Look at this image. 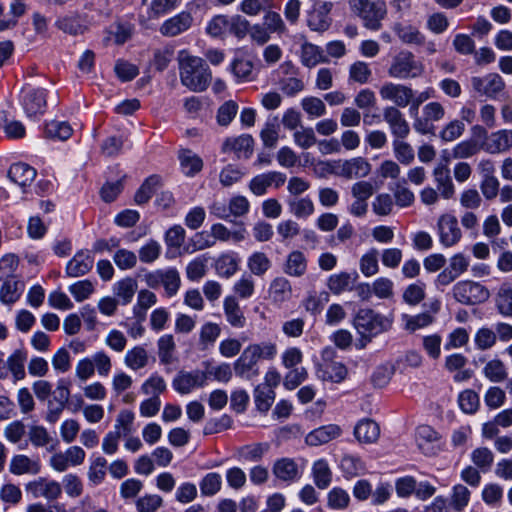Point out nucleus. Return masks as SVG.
Here are the masks:
<instances>
[{
    "mask_svg": "<svg viewBox=\"0 0 512 512\" xmlns=\"http://www.w3.org/2000/svg\"><path fill=\"white\" fill-rule=\"evenodd\" d=\"M333 354L334 351L331 348L323 350V363L317 366L316 374L317 377L323 381L340 383L346 378L348 371L346 366L341 362L330 361Z\"/></svg>",
    "mask_w": 512,
    "mask_h": 512,
    "instance_id": "1a4fd4ad",
    "label": "nucleus"
},
{
    "mask_svg": "<svg viewBox=\"0 0 512 512\" xmlns=\"http://www.w3.org/2000/svg\"><path fill=\"white\" fill-rule=\"evenodd\" d=\"M161 251L160 243L154 239H150L138 250L139 260L145 264L153 263L160 257Z\"/></svg>",
    "mask_w": 512,
    "mask_h": 512,
    "instance_id": "13d9d810",
    "label": "nucleus"
},
{
    "mask_svg": "<svg viewBox=\"0 0 512 512\" xmlns=\"http://www.w3.org/2000/svg\"><path fill=\"white\" fill-rule=\"evenodd\" d=\"M86 457L85 451L79 446H71L65 452H58L51 456L49 464L57 472H64L69 467L81 465Z\"/></svg>",
    "mask_w": 512,
    "mask_h": 512,
    "instance_id": "ddd939ff",
    "label": "nucleus"
},
{
    "mask_svg": "<svg viewBox=\"0 0 512 512\" xmlns=\"http://www.w3.org/2000/svg\"><path fill=\"white\" fill-rule=\"evenodd\" d=\"M289 212L298 219L310 217L314 211V203L309 197H291L287 200Z\"/></svg>",
    "mask_w": 512,
    "mask_h": 512,
    "instance_id": "4c0bfd02",
    "label": "nucleus"
},
{
    "mask_svg": "<svg viewBox=\"0 0 512 512\" xmlns=\"http://www.w3.org/2000/svg\"><path fill=\"white\" fill-rule=\"evenodd\" d=\"M383 119L395 138H407L410 134V125L404 114L395 106H386L383 109Z\"/></svg>",
    "mask_w": 512,
    "mask_h": 512,
    "instance_id": "2eb2a0df",
    "label": "nucleus"
},
{
    "mask_svg": "<svg viewBox=\"0 0 512 512\" xmlns=\"http://www.w3.org/2000/svg\"><path fill=\"white\" fill-rule=\"evenodd\" d=\"M437 231L439 241L444 247H452L456 245L462 237V232L458 226L457 218L448 213L442 214L438 218Z\"/></svg>",
    "mask_w": 512,
    "mask_h": 512,
    "instance_id": "9b49d317",
    "label": "nucleus"
},
{
    "mask_svg": "<svg viewBox=\"0 0 512 512\" xmlns=\"http://www.w3.org/2000/svg\"><path fill=\"white\" fill-rule=\"evenodd\" d=\"M26 489L32 493L35 498L44 497L47 500H56L62 493L61 484L55 480L39 478L27 484Z\"/></svg>",
    "mask_w": 512,
    "mask_h": 512,
    "instance_id": "6ab92c4d",
    "label": "nucleus"
},
{
    "mask_svg": "<svg viewBox=\"0 0 512 512\" xmlns=\"http://www.w3.org/2000/svg\"><path fill=\"white\" fill-rule=\"evenodd\" d=\"M21 284L12 278L4 279L0 288V301L4 304H13L21 295Z\"/></svg>",
    "mask_w": 512,
    "mask_h": 512,
    "instance_id": "864d4df0",
    "label": "nucleus"
},
{
    "mask_svg": "<svg viewBox=\"0 0 512 512\" xmlns=\"http://www.w3.org/2000/svg\"><path fill=\"white\" fill-rule=\"evenodd\" d=\"M286 181V176L277 171H272L255 176L249 184V188L256 196H262L267 189L274 184L276 188L282 186Z\"/></svg>",
    "mask_w": 512,
    "mask_h": 512,
    "instance_id": "aec40b11",
    "label": "nucleus"
},
{
    "mask_svg": "<svg viewBox=\"0 0 512 512\" xmlns=\"http://www.w3.org/2000/svg\"><path fill=\"white\" fill-rule=\"evenodd\" d=\"M254 399L257 409L266 413L275 400V391L269 385L259 384L254 390Z\"/></svg>",
    "mask_w": 512,
    "mask_h": 512,
    "instance_id": "49530a36",
    "label": "nucleus"
},
{
    "mask_svg": "<svg viewBox=\"0 0 512 512\" xmlns=\"http://www.w3.org/2000/svg\"><path fill=\"white\" fill-rule=\"evenodd\" d=\"M378 250L375 248H371L367 251L360 259V271L366 277H371L378 273L379 265H378Z\"/></svg>",
    "mask_w": 512,
    "mask_h": 512,
    "instance_id": "4d7b16f0",
    "label": "nucleus"
},
{
    "mask_svg": "<svg viewBox=\"0 0 512 512\" xmlns=\"http://www.w3.org/2000/svg\"><path fill=\"white\" fill-rule=\"evenodd\" d=\"M72 128L66 121L53 120L46 124L45 133L48 138L61 141L67 140L72 135Z\"/></svg>",
    "mask_w": 512,
    "mask_h": 512,
    "instance_id": "8fccbe9b",
    "label": "nucleus"
},
{
    "mask_svg": "<svg viewBox=\"0 0 512 512\" xmlns=\"http://www.w3.org/2000/svg\"><path fill=\"white\" fill-rule=\"evenodd\" d=\"M339 467L346 479L362 475L366 469L363 461L354 455H344L340 460Z\"/></svg>",
    "mask_w": 512,
    "mask_h": 512,
    "instance_id": "a19ab883",
    "label": "nucleus"
},
{
    "mask_svg": "<svg viewBox=\"0 0 512 512\" xmlns=\"http://www.w3.org/2000/svg\"><path fill=\"white\" fill-rule=\"evenodd\" d=\"M351 12L360 18L365 28L378 31L387 16L384 0H348Z\"/></svg>",
    "mask_w": 512,
    "mask_h": 512,
    "instance_id": "7ed1b4c3",
    "label": "nucleus"
},
{
    "mask_svg": "<svg viewBox=\"0 0 512 512\" xmlns=\"http://www.w3.org/2000/svg\"><path fill=\"white\" fill-rule=\"evenodd\" d=\"M440 439L437 431L429 425H421L416 430V442L419 449L426 455L434 454V446Z\"/></svg>",
    "mask_w": 512,
    "mask_h": 512,
    "instance_id": "2f4dec72",
    "label": "nucleus"
},
{
    "mask_svg": "<svg viewBox=\"0 0 512 512\" xmlns=\"http://www.w3.org/2000/svg\"><path fill=\"white\" fill-rule=\"evenodd\" d=\"M269 296L276 303H283L292 297L290 281L283 276L274 278L269 286Z\"/></svg>",
    "mask_w": 512,
    "mask_h": 512,
    "instance_id": "72a5a7b5",
    "label": "nucleus"
},
{
    "mask_svg": "<svg viewBox=\"0 0 512 512\" xmlns=\"http://www.w3.org/2000/svg\"><path fill=\"white\" fill-rule=\"evenodd\" d=\"M285 274L292 277H301L307 271V258L303 252L294 250L287 255L283 266Z\"/></svg>",
    "mask_w": 512,
    "mask_h": 512,
    "instance_id": "c756f323",
    "label": "nucleus"
},
{
    "mask_svg": "<svg viewBox=\"0 0 512 512\" xmlns=\"http://www.w3.org/2000/svg\"><path fill=\"white\" fill-rule=\"evenodd\" d=\"M495 309L501 316L512 318V286L502 283L494 296Z\"/></svg>",
    "mask_w": 512,
    "mask_h": 512,
    "instance_id": "c85d7f7f",
    "label": "nucleus"
},
{
    "mask_svg": "<svg viewBox=\"0 0 512 512\" xmlns=\"http://www.w3.org/2000/svg\"><path fill=\"white\" fill-rule=\"evenodd\" d=\"M149 361L147 350L142 346H135L128 350L124 357L125 365L132 370L144 368Z\"/></svg>",
    "mask_w": 512,
    "mask_h": 512,
    "instance_id": "c03bdc74",
    "label": "nucleus"
},
{
    "mask_svg": "<svg viewBox=\"0 0 512 512\" xmlns=\"http://www.w3.org/2000/svg\"><path fill=\"white\" fill-rule=\"evenodd\" d=\"M137 288V281L131 277H126L114 285V293L121 303L126 305L132 301Z\"/></svg>",
    "mask_w": 512,
    "mask_h": 512,
    "instance_id": "a18cd8bd",
    "label": "nucleus"
},
{
    "mask_svg": "<svg viewBox=\"0 0 512 512\" xmlns=\"http://www.w3.org/2000/svg\"><path fill=\"white\" fill-rule=\"evenodd\" d=\"M272 472L278 480L291 484L301 478L303 469L294 459L285 457L274 463Z\"/></svg>",
    "mask_w": 512,
    "mask_h": 512,
    "instance_id": "a211bd4d",
    "label": "nucleus"
},
{
    "mask_svg": "<svg viewBox=\"0 0 512 512\" xmlns=\"http://www.w3.org/2000/svg\"><path fill=\"white\" fill-rule=\"evenodd\" d=\"M454 299L463 305H477L486 302L490 297L489 289L472 280L457 282L452 288Z\"/></svg>",
    "mask_w": 512,
    "mask_h": 512,
    "instance_id": "39448f33",
    "label": "nucleus"
},
{
    "mask_svg": "<svg viewBox=\"0 0 512 512\" xmlns=\"http://www.w3.org/2000/svg\"><path fill=\"white\" fill-rule=\"evenodd\" d=\"M379 94L383 100L394 103V106L398 109L410 105L414 98V92L410 87L392 82L383 84L379 90Z\"/></svg>",
    "mask_w": 512,
    "mask_h": 512,
    "instance_id": "f8f14e48",
    "label": "nucleus"
},
{
    "mask_svg": "<svg viewBox=\"0 0 512 512\" xmlns=\"http://www.w3.org/2000/svg\"><path fill=\"white\" fill-rule=\"evenodd\" d=\"M93 267V258L85 252H78L67 263L66 274L69 277H80L88 273Z\"/></svg>",
    "mask_w": 512,
    "mask_h": 512,
    "instance_id": "7c9ffc66",
    "label": "nucleus"
},
{
    "mask_svg": "<svg viewBox=\"0 0 512 512\" xmlns=\"http://www.w3.org/2000/svg\"><path fill=\"white\" fill-rule=\"evenodd\" d=\"M350 503V496L346 490L334 487L327 495V504L332 509H345Z\"/></svg>",
    "mask_w": 512,
    "mask_h": 512,
    "instance_id": "0e129e2a",
    "label": "nucleus"
},
{
    "mask_svg": "<svg viewBox=\"0 0 512 512\" xmlns=\"http://www.w3.org/2000/svg\"><path fill=\"white\" fill-rule=\"evenodd\" d=\"M207 383V374L204 371H180L174 377L172 386L180 394H188L196 387H203Z\"/></svg>",
    "mask_w": 512,
    "mask_h": 512,
    "instance_id": "4468645a",
    "label": "nucleus"
},
{
    "mask_svg": "<svg viewBox=\"0 0 512 512\" xmlns=\"http://www.w3.org/2000/svg\"><path fill=\"white\" fill-rule=\"evenodd\" d=\"M275 8H267L264 11L262 24L271 32L279 36L287 33L288 29L282 16L274 10Z\"/></svg>",
    "mask_w": 512,
    "mask_h": 512,
    "instance_id": "79ce46f5",
    "label": "nucleus"
},
{
    "mask_svg": "<svg viewBox=\"0 0 512 512\" xmlns=\"http://www.w3.org/2000/svg\"><path fill=\"white\" fill-rule=\"evenodd\" d=\"M254 140L252 136L243 134L234 138H227L222 144V152H233L237 158L248 159L253 152Z\"/></svg>",
    "mask_w": 512,
    "mask_h": 512,
    "instance_id": "412c9836",
    "label": "nucleus"
},
{
    "mask_svg": "<svg viewBox=\"0 0 512 512\" xmlns=\"http://www.w3.org/2000/svg\"><path fill=\"white\" fill-rule=\"evenodd\" d=\"M354 435L361 443H374L380 436V428L375 421L364 418L356 424Z\"/></svg>",
    "mask_w": 512,
    "mask_h": 512,
    "instance_id": "cd10ccee",
    "label": "nucleus"
},
{
    "mask_svg": "<svg viewBox=\"0 0 512 512\" xmlns=\"http://www.w3.org/2000/svg\"><path fill=\"white\" fill-rule=\"evenodd\" d=\"M312 477L319 489H326L332 482V471L324 459H319L312 466Z\"/></svg>",
    "mask_w": 512,
    "mask_h": 512,
    "instance_id": "ea45409f",
    "label": "nucleus"
},
{
    "mask_svg": "<svg viewBox=\"0 0 512 512\" xmlns=\"http://www.w3.org/2000/svg\"><path fill=\"white\" fill-rule=\"evenodd\" d=\"M239 268V259L233 252L221 254L215 263V269L219 276L230 278Z\"/></svg>",
    "mask_w": 512,
    "mask_h": 512,
    "instance_id": "58836bf2",
    "label": "nucleus"
},
{
    "mask_svg": "<svg viewBox=\"0 0 512 512\" xmlns=\"http://www.w3.org/2000/svg\"><path fill=\"white\" fill-rule=\"evenodd\" d=\"M395 204L400 208H406L414 203V193L406 186V180L399 182L393 189Z\"/></svg>",
    "mask_w": 512,
    "mask_h": 512,
    "instance_id": "052dcab7",
    "label": "nucleus"
},
{
    "mask_svg": "<svg viewBox=\"0 0 512 512\" xmlns=\"http://www.w3.org/2000/svg\"><path fill=\"white\" fill-rule=\"evenodd\" d=\"M512 148V130L502 129L492 132L482 143L481 149L489 154H501Z\"/></svg>",
    "mask_w": 512,
    "mask_h": 512,
    "instance_id": "f3484780",
    "label": "nucleus"
},
{
    "mask_svg": "<svg viewBox=\"0 0 512 512\" xmlns=\"http://www.w3.org/2000/svg\"><path fill=\"white\" fill-rule=\"evenodd\" d=\"M483 373L487 379L500 383L507 379L508 373L505 364L500 359H492L486 363Z\"/></svg>",
    "mask_w": 512,
    "mask_h": 512,
    "instance_id": "de8ad7c7",
    "label": "nucleus"
},
{
    "mask_svg": "<svg viewBox=\"0 0 512 512\" xmlns=\"http://www.w3.org/2000/svg\"><path fill=\"white\" fill-rule=\"evenodd\" d=\"M146 284L153 289L163 286L168 297L177 294L181 279L175 268L159 269L145 275Z\"/></svg>",
    "mask_w": 512,
    "mask_h": 512,
    "instance_id": "6e6552de",
    "label": "nucleus"
},
{
    "mask_svg": "<svg viewBox=\"0 0 512 512\" xmlns=\"http://www.w3.org/2000/svg\"><path fill=\"white\" fill-rule=\"evenodd\" d=\"M267 8H276L275 0H242L239 10L248 16H258Z\"/></svg>",
    "mask_w": 512,
    "mask_h": 512,
    "instance_id": "09e8293b",
    "label": "nucleus"
},
{
    "mask_svg": "<svg viewBox=\"0 0 512 512\" xmlns=\"http://www.w3.org/2000/svg\"><path fill=\"white\" fill-rule=\"evenodd\" d=\"M193 18L189 12H181L168 20L160 27V33L166 37L177 36L190 28Z\"/></svg>",
    "mask_w": 512,
    "mask_h": 512,
    "instance_id": "4be33fe9",
    "label": "nucleus"
},
{
    "mask_svg": "<svg viewBox=\"0 0 512 512\" xmlns=\"http://www.w3.org/2000/svg\"><path fill=\"white\" fill-rule=\"evenodd\" d=\"M423 65L409 51H402L393 58L388 69L389 76L397 79L419 77L423 73Z\"/></svg>",
    "mask_w": 512,
    "mask_h": 512,
    "instance_id": "423d86ee",
    "label": "nucleus"
},
{
    "mask_svg": "<svg viewBox=\"0 0 512 512\" xmlns=\"http://www.w3.org/2000/svg\"><path fill=\"white\" fill-rule=\"evenodd\" d=\"M179 160L185 175L193 176L203 168L202 159L191 150H182L179 154Z\"/></svg>",
    "mask_w": 512,
    "mask_h": 512,
    "instance_id": "37998d69",
    "label": "nucleus"
},
{
    "mask_svg": "<svg viewBox=\"0 0 512 512\" xmlns=\"http://www.w3.org/2000/svg\"><path fill=\"white\" fill-rule=\"evenodd\" d=\"M433 177L442 198H453L455 187L448 166L444 164L437 165L433 170Z\"/></svg>",
    "mask_w": 512,
    "mask_h": 512,
    "instance_id": "393cba45",
    "label": "nucleus"
},
{
    "mask_svg": "<svg viewBox=\"0 0 512 512\" xmlns=\"http://www.w3.org/2000/svg\"><path fill=\"white\" fill-rule=\"evenodd\" d=\"M393 318L375 312L370 308L360 309L355 318L354 326L362 337L371 338L391 329Z\"/></svg>",
    "mask_w": 512,
    "mask_h": 512,
    "instance_id": "20e7f679",
    "label": "nucleus"
},
{
    "mask_svg": "<svg viewBox=\"0 0 512 512\" xmlns=\"http://www.w3.org/2000/svg\"><path fill=\"white\" fill-rule=\"evenodd\" d=\"M9 178L21 187L30 185L36 177V170L25 163H15L8 171Z\"/></svg>",
    "mask_w": 512,
    "mask_h": 512,
    "instance_id": "473e14b6",
    "label": "nucleus"
},
{
    "mask_svg": "<svg viewBox=\"0 0 512 512\" xmlns=\"http://www.w3.org/2000/svg\"><path fill=\"white\" fill-rule=\"evenodd\" d=\"M497 341V334L495 330L489 327H481L478 329L474 336V342L479 350H488L492 348Z\"/></svg>",
    "mask_w": 512,
    "mask_h": 512,
    "instance_id": "bf43d9fd",
    "label": "nucleus"
},
{
    "mask_svg": "<svg viewBox=\"0 0 512 512\" xmlns=\"http://www.w3.org/2000/svg\"><path fill=\"white\" fill-rule=\"evenodd\" d=\"M277 353V345L271 341L249 344L234 362L236 376L245 380H253L260 374L258 362L260 360L272 361L276 358Z\"/></svg>",
    "mask_w": 512,
    "mask_h": 512,
    "instance_id": "f257e3e1",
    "label": "nucleus"
},
{
    "mask_svg": "<svg viewBox=\"0 0 512 512\" xmlns=\"http://www.w3.org/2000/svg\"><path fill=\"white\" fill-rule=\"evenodd\" d=\"M341 428L335 424L321 426L307 434L305 441L310 446H319L339 437Z\"/></svg>",
    "mask_w": 512,
    "mask_h": 512,
    "instance_id": "a878e982",
    "label": "nucleus"
},
{
    "mask_svg": "<svg viewBox=\"0 0 512 512\" xmlns=\"http://www.w3.org/2000/svg\"><path fill=\"white\" fill-rule=\"evenodd\" d=\"M166 382L163 377L159 375L150 376L141 386V391L145 395H151L152 397H159V394L166 390Z\"/></svg>",
    "mask_w": 512,
    "mask_h": 512,
    "instance_id": "774afa93",
    "label": "nucleus"
},
{
    "mask_svg": "<svg viewBox=\"0 0 512 512\" xmlns=\"http://www.w3.org/2000/svg\"><path fill=\"white\" fill-rule=\"evenodd\" d=\"M357 278L358 274L356 272L342 271L334 273L328 277L327 287L334 295H340L343 292L353 290Z\"/></svg>",
    "mask_w": 512,
    "mask_h": 512,
    "instance_id": "b1692460",
    "label": "nucleus"
},
{
    "mask_svg": "<svg viewBox=\"0 0 512 512\" xmlns=\"http://www.w3.org/2000/svg\"><path fill=\"white\" fill-rule=\"evenodd\" d=\"M178 66L181 84L193 92L205 91L212 80V73L206 62L197 56L181 50L178 53Z\"/></svg>",
    "mask_w": 512,
    "mask_h": 512,
    "instance_id": "f03ea898",
    "label": "nucleus"
},
{
    "mask_svg": "<svg viewBox=\"0 0 512 512\" xmlns=\"http://www.w3.org/2000/svg\"><path fill=\"white\" fill-rule=\"evenodd\" d=\"M393 31L405 44L423 45L425 43V36L413 25L395 23Z\"/></svg>",
    "mask_w": 512,
    "mask_h": 512,
    "instance_id": "e433bc0d",
    "label": "nucleus"
},
{
    "mask_svg": "<svg viewBox=\"0 0 512 512\" xmlns=\"http://www.w3.org/2000/svg\"><path fill=\"white\" fill-rule=\"evenodd\" d=\"M21 103L28 117L42 114L46 107L45 90L42 88H25L22 91Z\"/></svg>",
    "mask_w": 512,
    "mask_h": 512,
    "instance_id": "dca6fc26",
    "label": "nucleus"
},
{
    "mask_svg": "<svg viewBox=\"0 0 512 512\" xmlns=\"http://www.w3.org/2000/svg\"><path fill=\"white\" fill-rule=\"evenodd\" d=\"M250 272L256 276L264 275L271 267V261L263 252H254L247 259Z\"/></svg>",
    "mask_w": 512,
    "mask_h": 512,
    "instance_id": "3c124183",
    "label": "nucleus"
},
{
    "mask_svg": "<svg viewBox=\"0 0 512 512\" xmlns=\"http://www.w3.org/2000/svg\"><path fill=\"white\" fill-rule=\"evenodd\" d=\"M300 59L301 63L308 68L315 67L320 63L328 61L323 50L317 45L309 42H305L301 45Z\"/></svg>",
    "mask_w": 512,
    "mask_h": 512,
    "instance_id": "f704fd0d",
    "label": "nucleus"
},
{
    "mask_svg": "<svg viewBox=\"0 0 512 512\" xmlns=\"http://www.w3.org/2000/svg\"><path fill=\"white\" fill-rule=\"evenodd\" d=\"M159 183L160 178L158 176L152 175L148 177L135 193V202L138 205L147 203L151 199L152 195L155 193L156 187L159 185Z\"/></svg>",
    "mask_w": 512,
    "mask_h": 512,
    "instance_id": "5fc2aeb1",
    "label": "nucleus"
},
{
    "mask_svg": "<svg viewBox=\"0 0 512 512\" xmlns=\"http://www.w3.org/2000/svg\"><path fill=\"white\" fill-rule=\"evenodd\" d=\"M113 261L121 270H130L137 265V255L128 249H118L113 255Z\"/></svg>",
    "mask_w": 512,
    "mask_h": 512,
    "instance_id": "338daca9",
    "label": "nucleus"
},
{
    "mask_svg": "<svg viewBox=\"0 0 512 512\" xmlns=\"http://www.w3.org/2000/svg\"><path fill=\"white\" fill-rule=\"evenodd\" d=\"M472 462L483 472L488 471L494 461V455L492 451L486 447H480L475 449L471 454Z\"/></svg>",
    "mask_w": 512,
    "mask_h": 512,
    "instance_id": "69168bd1",
    "label": "nucleus"
},
{
    "mask_svg": "<svg viewBox=\"0 0 512 512\" xmlns=\"http://www.w3.org/2000/svg\"><path fill=\"white\" fill-rule=\"evenodd\" d=\"M393 209V197L388 193L378 194L372 202V211L378 216H388Z\"/></svg>",
    "mask_w": 512,
    "mask_h": 512,
    "instance_id": "e2e57ef3",
    "label": "nucleus"
},
{
    "mask_svg": "<svg viewBox=\"0 0 512 512\" xmlns=\"http://www.w3.org/2000/svg\"><path fill=\"white\" fill-rule=\"evenodd\" d=\"M159 361L163 365H170L176 361V343L171 334L162 335L157 341Z\"/></svg>",
    "mask_w": 512,
    "mask_h": 512,
    "instance_id": "c9c22d12",
    "label": "nucleus"
},
{
    "mask_svg": "<svg viewBox=\"0 0 512 512\" xmlns=\"http://www.w3.org/2000/svg\"><path fill=\"white\" fill-rule=\"evenodd\" d=\"M199 487L203 496H214L221 490L222 477L217 472H210L201 479L199 482Z\"/></svg>",
    "mask_w": 512,
    "mask_h": 512,
    "instance_id": "603ef678",
    "label": "nucleus"
},
{
    "mask_svg": "<svg viewBox=\"0 0 512 512\" xmlns=\"http://www.w3.org/2000/svg\"><path fill=\"white\" fill-rule=\"evenodd\" d=\"M41 470V464L38 459H32L24 454L14 455L9 464V472L20 476L24 474L36 475Z\"/></svg>",
    "mask_w": 512,
    "mask_h": 512,
    "instance_id": "5701e85b",
    "label": "nucleus"
},
{
    "mask_svg": "<svg viewBox=\"0 0 512 512\" xmlns=\"http://www.w3.org/2000/svg\"><path fill=\"white\" fill-rule=\"evenodd\" d=\"M332 9V2L316 0L307 15L308 27L316 32L326 31L331 25V18L329 15Z\"/></svg>",
    "mask_w": 512,
    "mask_h": 512,
    "instance_id": "9d476101",
    "label": "nucleus"
},
{
    "mask_svg": "<svg viewBox=\"0 0 512 512\" xmlns=\"http://www.w3.org/2000/svg\"><path fill=\"white\" fill-rule=\"evenodd\" d=\"M402 320L404 322L405 329L410 332H414L430 325L434 318L429 313H421L415 316L403 314Z\"/></svg>",
    "mask_w": 512,
    "mask_h": 512,
    "instance_id": "680f3d73",
    "label": "nucleus"
},
{
    "mask_svg": "<svg viewBox=\"0 0 512 512\" xmlns=\"http://www.w3.org/2000/svg\"><path fill=\"white\" fill-rule=\"evenodd\" d=\"M331 173L346 179H357L368 176L371 164L363 157H354L347 160H336L328 164Z\"/></svg>",
    "mask_w": 512,
    "mask_h": 512,
    "instance_id": "0eeeda50",
    "label": "nucleus"
},
{
    "mask_svg": "<svg viewBox=\"0 0 512 512\" xmlns=\"http://www.w3.org/2000/svg\"><path fill=\"white\" fill-rule=\"evenodd\" d=\"M405 138H395L392 141L395 158L404 165H409L414 161V150L412 146L404 141Z\"/></svg>",
    "mask_w": 512,
    "mask_h": 512,
    "instance_id": "6e6d98bb",
    "label": "nucleus"
},
{
    "mask_svg": "<svg viewBox=\"0 0 512 512\" xmlns=\"http://www.w3.org/2000/svg\"><path fill=\"white\" fill-rule=\"evenodd\" d=\"M223 310L227 322L234 328H243L246 325V317L234 296H227L223 301Z\"/></svg>",
    "mask_w": 512,
    "mask_h": 512,
    "instance_id": "bb28decb",
    "label": "nucleus"
}]
</instances>
